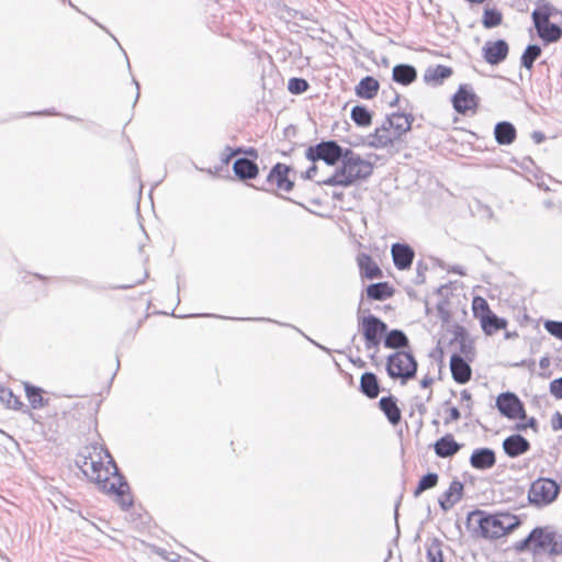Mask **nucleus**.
<instances>
[{"instance_id": "obj_1", "label": "nucleus", "mask_w": 562, "mask_h": 562, "mask_svg": "<svg viewBox=\"0 0 562 562\" xmlns=\"http://www.w3.org/2000/svg\"><path fill=\"white\" fill-rule=\"evenodd\" d=\"M372 170L373 167L370 161L362 159L358 154L348 149L341 165L336 168L334 173L317 181V183L321 186L347 188L358 180L367 179L372 173Z\"/></svg>"}, {"instance_id": "obj_2", "label": "nucleus", "mask_w": 562, "mask_h": 562, "mask_svg": "<svg viewBox=\"0 0 562 562\" xmlns=\"http://www.w3.org/2000/svg\"><path fill=\"white\" fill-rule=\"evenodd\" d=\"M474 519L477 522L480 535L485 539H498L520 525L519 518L509 513L488 515L483 510H475L469 515V520Z\"/></svg>"}, {"instance_id": "obj_3", "label": "nucleus", "mask_w": 562, "mask_h": 562, "mask_svg": "<svg viewBox=\"0 0 562 562\" xmlns=\"http://www.w3.org/2000/svg\"><path fill=\"white\" fill-rule=\"evenodd\" d=\"M417 361L408 351H396L387 357L386 372L391 379H401L402 384L415 378Z\"/></svg>"}, {"instance_id": "obj_4", "label": "nucleus", "mask_w": 562, "mask_h": 562, "mask_svg": "<svg viewBox=\"0 0 562 562\" xmlns=\"http://www.w3.org/2000/svg\"><path fill=\"white\" fill-rule=\"evenodd\" d=\"M532 553H548L557 557L562 554V533L557 532L552 527H536L532 529Z\"/></svg>"}, {"instance_id": "obj_5", "label": "nucleus", "mask_w": 562, "mask_h": 562, "mask_svg": "<svg viewBox=\"0 0 562 562\" xmlns=\"http://www.w3.org/2000/svg\"><path fill=\"white\" fill-rule=\"evenodd\" d=\"M413 120L412 115L405 113H392L381 127L375 128L374 136L378 140H395L411 130Z\"/></svg>"}, {"instance_id": "obj_6", "label": "nucleus", "mask_w": 562, "mask_h": 562, "mask_svg": "<svg viewBox=\"0 0 562 562\" xmlns=\"http://www.w3.org/2000/svg\"><path fill=\"white\" fill-rule=\"evenodd\" d=\"M560 493V485L552 479L540 477L532 482L528 491L530 504L542 507L553 503Z\"/></svg>"}, {"instance_id": "obj_7", "label": "nucleus", "mask_w": 562, "mask_h": 562, "mask_svg": "<svg viewBox=\"0 0 562 562\" xmlns=\"http://www.w3.org/2000/svg\"><path fill=\"white\" fill-rule=\"evenodd\" d=\"M348 149L341 148L338 143H316L306 150V158L312 162L319 160L328 166L341 165Z\"/></svg>"}, {"instance_id": "obj_8", "label": "nucleus", "mask_w": 562, "mask_h": 562, "mask_svg": "<svg viewBox=\"0 0 562 562\" xmlns=\"http://www.w3.org/2000/svg\"><path fill=\"white\" fill-rule=\"evenodd\" d=\"M92 450L93 453H95V457H93L92 453L89 456L83 454L77 463L87 477H89L91 481H100L101 472L110 474V468H105L103 465L102 453H104L105 457L110 459L111 456L106 449L98 445L92 446Z\"/></svg>"}, {"instance_id": "obj_9", "label": "nucleus", "mask_w": 562, "mask_h": 562, "mask_svg": "<svg viewBox=\"0 0 562 562\" xmlns=\"http://www.w3.org/2000/svg\"><path fill=\"white\" fill-rule=\"evenodd\" d=\"M359 328L364 337L367 349L378 348L387 331L386 323L372 314L359 317Z\"/></svg>"}, {"instance_id": "obj_10", "label": "nucleus", "mask_w": 562, "mask_h": 562, "mask_svg": "<svg viewBox=\"0 0 562 562\" xmlns=\"http://www.w3.org/2000/svg\"><path fill=\"white\" fill-rule=\"evenodd\" d=\"M110 474L101 472V480L94 481L103 491L114 493L121 497L123 506H130L132 501H126L125 492L128 490V484L123 480V476L117 473V467L112 459L109 460Z\"/></svg>"}, {"instance_id": "obj_11", "label": "nucleus", "mask_w": 562, "mask_h": 562, "mask_svg": "<svg viewBox=\"0 0 562 562\" xmlns=\"http://www.w3.org/2000/svg\"><path fill=\"white\" fill-rule=\"evenodd\" d=\"M292 168L285 164L278 162L269 171L263 184L260 187L262 190H268L266 186H276L277 189L290 192L294 188V180L290 177Z\"/></svg>"}, {"instance_id": "obj_12", "label": "nucleus", "mask_w": 562, "mask_h": 562, "mask_svg": "<svg viewBox=\"0 0 562 562\" xmlns=\"http://www.w3.org/2000/svg\"><path fill=\"white\" fill-rule=\"evenodd\" d=\"M496 407L503 416L509 419L526 417L524 404L515 393L499 394L496 398Z\"/></svg>"}, {"instance_id": "obj_13", "label": "nucleus", "mask_w": 562, "mask_h": 562, "mask_svg": "<svg viewBox=\"0 0 562 562\" xmlns=\"http://www.w3.org/2000/svg\"><path fill=\"white\" fill-rule=\"evenodd\" d=\"M508 44L504 40L488 41L483 46V57L490 65H498L508 55Z\"/></svg>"}, {"instance_id": "obj_14", "label": "nucleus", "mask_w": 562, "mask_h": 562, "mask_svg": "<svg viewBox=\"0 0 562 562\" xmlns=\"http://www.w3.org/2000/svg\"><path fill=\"white\" fill-rule=\"evenodd\" d=\"M477 97L468 86H460L452 98L453 108L459 113H465L477 106Z\"/></svg>"}, {"instance_id": "obj_15", "label": "nucleus", "mask_w": 562, "mask_h": 562, "mask_svg": "<svg viewBox=\"0 0 562 562\" xmlns=\"http://www.w3.org/2000/svg\"><path fill=\"white\" fill-rule=\"evenodd\" d=\"M233 171L241 181L252 180L259 175V166L249 157H238L233 164Z\"/></svg>"}, {"instance_id": "obj_16", "label": "nucleus", "mask_w": 562, "mask_h": 562, "mask_svg": "<svg viewBox=\"0 0 562 562\" xmlns=\"http://www.w3.org/2000/svg\"><path fill=\"white\" fill-rule=\"evenodd\" d=\"M391 254L394 266L398 270H407L411 268L415 257V251L409 245L400 243L393 244Z\"/></svg>"}, {"instance_id": "obj_17", "label": "nucleus", "mask_w": 562, "mask_h": 562, "mask_svg": "<svg viewBox=\"0 0 562 562\" xmlns=\"http://www.w3.org/2000/svg\"><path fill=\"white\" fill-rule=\"evenodd\" d=\"M496 463V454L491 448H477L470 457V464L476 470H488Z\"/></svg>"}, {"instance_id": "obj_18", "label": "nucleus", "mask_w": 562, "mask_h": 562, "mask_svg": "<svg viewBox=\"0 0 562 562\" xmlns=\"http://www.w3.org/2000/svg\"><path fill=\"white\" fill-rule=\"evenodd\" d=\"M450 370L453 380L459 384H464L471 379V367L469 363L458 353H453L450 359Z\"/></svg>"}, {"instance_id": "obj_19", "label": "nucleus", "mask_w": 562, "mask_h": 562, "mask_svg": "<svg viewBox=\"0 0 562 562\" xmlns=\"http://www.w3.org/2000/svg\"><path fill=\"white\" fill-rule=\"evenodd\" d=\"M463 496V484L454 480L449 488L439 497L438 503L442 510L451 509Z\"/></svg>"}, {"instance_id": "obj_20", "label": "nucleus", "mask_w": 562, "mask_h": 562, "mask_svg": "<svg viewBox=\"0 0 562 562\" xmlns=\"http://www.w3.org/2000/svg\"><path fill=\"white\" fill-rule=\"evenodd\" d=\"M503 449L510 458H517L530 449L529 441L521 435H512L503 441Z\"/></svg>"}, {"instance_id": "obj_21", "label": "nucleus", "mask_w": 562, "mask_h": 562, "mask_svg": "<svg viewBox=\"0 0 562 562\" xmlns=\"http://www.w3.org/2000/svg\"><path fill=\"white\" fill-rule=\"evenodd\" d=\"M357 265L361 278L370 280L382 278V270L380 269L378 263L372 259L371 256L364 252H360L357 256Z\"/></svg>"}, {"instance_id": "obj_22", "label": "nucleus", "mask_w": 562, "mask_h": 562, "mask_svg": "<svg viewBox=\"0 0 562 562\" xmlns=\"http://www.w3.org/2000/svg\"><path fill=\"white\" fill-rule=\"evenodd\" d=\"M379 407L391 425L395 426L401 422L402 413L397 405V400L393 395L381 397Z\"/></svg>"}, {"instance_id": "obj_23", "label": "nucleus", "mask_w": 562, "mask_h": 562, "mask_svg": "<svg viewBox=\"0 0 562 562\" xmlns=\"http://www.w3.org/2000/svg\"><path fill=\"white\" fill-rule=\"evenodd\" d=\"M434 449L439 458H450L461 449V445L454 440L452 435H446L435 442Z\"/></svg>"}, {"instance_id": "obj_24", "label": "nucleus", "mask_w": 562, "mask_h": 562, "mask_svg": "<svg viewBox=\"0 0 562 562\" xmlns=\"http://www.w3.org/2000/svg\"><path fill=\"white\" fill-rule=\"evenodd\" d=\"M379 89H380L379 81L371 76H367V77L362 78L360 80V82L356 86L355 91L359 98L370 100V99H373L378 94Z\"/></svg>"}, {"instance_id": "obj_25", "label": "nucleus", "mask_w": 562, "mask_h": 562, "mask_svg": "<svg viewBox=\"0 0 562 562\" xmlns=\"http://www.w3.org/2000/svg\"><path fill=\"white\" fill-rule=\"evenodd\" d=\"M383 345L389 349H405L409 347V340L406 334L401 329H392L385 333Z\"/></svg>"}, {"instance_id": "obj_26", "label": "nucleus", "mask_w": 562, "mask_h": 562, "mask_svg": "<svg viewBox=\"0 0 562 562\" xmlns=\"http://www.w3.org/2000/svg\"><path fill=\"white\" fill-rule=\"evenodd\" d=\"M392 78L395 82L407 86L416 80L417 71L415 67L407 64L396 65L393 68Z\"/></svg>"}, {"instance_id": "obj_27", "label": "nucleus", "mask_w": 562, "mask_h": 562, "mask_svg": "<svg viewBox=\"0 0 562 562\" xmlns=\"http://www.w3.org/2000/svg\"><path fill=\"white\" fill-rule=\"evenodd\" d=\"M360 391L369 398L378 397L380 384L376 375L372 372H364L360 378Z\"/></svg>"}, {"instance_id": "obj_28", "label": "nucleus", "mask_w": 562, "mask_h": 562, "mask_svg": "<svg viewBox=\"0 0 562 562\" xmlns=\"http://www.w3.org/2000/svg\"><path fill=\"white\" fill-rule=\"evenodd\" d=\"M480 322L483 331L490 336L501 329L506 328L507 326V321L505 318L498 317L493 312L488 313L487 315H482Z\"/></svg>"}, {"instance_id": "obj_29", "label": "nucleus", "mask_w": 562, "mask_h": 562, "mask_svg": "<svg viewBox=\"0 0 562 562\" xmlns=\"http://www.w3.org/2000/svg\"><path fill=\"white\" fill-rule=\"evenodd\" d=\"M452 75V69L448 66L437 65L435 67H429L426 69L424 74V80L428 83H434L436 86L441 85L445 79L449 78Z\"/></svg>"}, {"instance_id": "obj_30", "label": "nucleus", "mask_w": 562, "mask_h": 562, "mask_svg": "<svg viewBox=\"0 0 562 562\" xmlns=\"http://www.w3.org/2000/svg\"><path fill=\"white\" fill-rule=\"evenodd\" d=\"M394 294V289L387 282L372 283L367 288V296L370 300L383 301Z\"/></svg>"}, {"instance_id": "obj_31", "label": "nucleus", "mask_w": 562, "mask_h": 562, "mask_svg": "<svg viewBox=\"0 0 562 562\" xmlns=\"http://www.w3.org/2000/svg\"><path fill=\"white\" fill-rule=\"evenodd\" d=\"M494 137L495 140H515L516 128L510 122H499L495 125Z\"/></svg>"}, {"instance_id": "obj_32", "label": "nucleus", "mask_w": 562, "mask_h": 562, "mask_svg": "<svg viewBox=\"0 0 562 562\" xmlns=\"http://www.w3.org/2000/svg\"><path fill=\"white\" fill-rule=\"evenodd\" d=\"M539 37L546 43H555L562 37V29L554 23H548L537 31Z\"/></svg>"}, {"instance_id": "obj_33", "label": "nucleus", "mask_w": 562, "mask_h": 562, "mask_svg": "<svg viewBox=\"0 0 562 562\" xmlns=\"http://www.w3.org/2000/svg\"><path fill=\"white\" fill-rule=\"evenodd\" d=\"M541 52L542 50L540 46L536 44L528 45L520 58L521 66L529 70L532 69L533 63L541 55Z\"/></svg>"}, {"instance_id": "obj_34", "label": "nucleus", "mask_w": 562, "mask_h": 562, "mask_svg": "<svg viewBox=\"0 0 562 562\" xmlns=\"http://www.w3.org/2000/svg\"><path fill=\"white\" fill-rule=\"evenodd\" d=\"M351 119L359 126H368L371 124L372 115L366 106L356 105L351 110Z\"/></svg>"}, {"instance_id": "obj_35", "label": "nucleus", "mask_w": 562, "mask_h": 562, "mask_svg": "<svg viewBox=\"0 0 562 562\" xmlns=\"http://www.w3.org/2000/svg\"><path fill=\"white\" fill-rule=\"evenodd\" d=\"M503 21V14L497 9H485L483 13L482 24L485 29L498 26Z\"/></svg>"}, {"instance_id": "obj_36", "label": "nucleus", "mask_w": 562, "mask_h": 562, "mask_svg": "<svg viewBox=\"0 0 562 562\" xmlns=\"http://www.w3.org/2000/svg\"><path fill=\"white\" fill-rule=\"evenodd\" d=\"M550 8L548 5H543L542 8L536 9L531 13V18L535 24V27L537 31H540V29L548 23H550Z\"/></svg>"}, {"instance_id": "obj_37", "label": "nucleus", "mask_w": 562, "mask_h": 562, "mask_svg": "<svg viewBox=\"0 0 562 562\" xmlns=\"http://www.w3.org/2000/svg\"><path fill=\"white\" fill-rule=\"evenodd\" d=\"M438 474L432 472L422 476L416 490L414 491V496L418 497L423 492L435 487L438 484Z\"/></svg>"}, {"instance_id": "obj_38", "label": "nucleus", "mask_w": 562, "mask_h": 562, "mask_svg": "<svg viewBox=\"0 0 562 562\" xmlns=\"http://www.w3.org/2000/svg\"><path fill=\"white\" fill-rule=\"evenodd\" d=\"M25 394L27 400L31 403V406L34 409L41 408L44 406V398L42 396V390L40 387L33 386L29 383H25Z\"/></svg>"}, {"instance_id": "obj_39", "label": "nucleus", "mask_w": 562, "mask_h": 562, "mask_svg": "<svg viewBox=\"0 0 562 562\" xmlns=\"http://www.w3.org/2000/svg\"><path fill=\"white\" fill-rule=\"evenodd\" d=\"M310 88L308 82L303 78H291L288 82V89L293 94H301Z\"/></svg>"}, {"instance_id": "obj_40", "label": "nucleus", "mask_w": 562, "mask_h": 562, "mask_svg": "<svg viewBox=\"0 0 562 562\" xmlns=\"http://www.w3.org/2000/svg\"><path fill=\"white\" fill-rule=\"evenodd\" d=\"M427 559L429 562H445L441 550V543L436 540L427 549Z\"/></svg>"}, {"instance_id": "obj_41", "label": "nucleus", "mask_w": 562, "mask_h": 562, "mask_svg": "<svg viewBox=\"0 0 562 562\" xmlns=\"http://www.w3.org/2000/svg\"><path fill=\"white\" fill-rule=\"evenodd\" d=\"M492 311L490 310V306L487 302L483 297H474L473 300V313L474 316L481 319L482 315H487Z\"/></svg>"}, {"instance_id": "obj_42", "label": "nucleus", "mask_w": 562, "mask_h": 562, "mask_svg": "<svg viewBox=\"0 0 562 562\" xmlns=\"http://www.w3.org/2000/svg\"><path fill=\"white\" fill-rule=\"evenodd\" d=\"M543 327L550 335L562 340V322L546 321Z\"/></svg>"}, {"instance_id": "obj_43", "label": "nucleus", "mask_w": 562, "mask_h": 562, "mask_svg": "<svg viewBox=\"0 0 562 562\" xmlns=\"http://www.w3.org/2000/svg\"><path fill=\"white\" fill-rule=\"evenodd\" d=\"M532 546H533V538H532V530H531L530 533L525 539L515 543L514 549L517 552H526V551L532 552Z\"/></svg>"}, {"instance_id": "obj_44", "label": "nucleus", "mask_w": 562, "mask_h": 562, "mask_svg": "<svg viewBox=\"0 0 562 562\" xmlns=\"http://www.w3.org/2000/svg\"><path fill=\"white\" fill-rule=\"evenodd\" d=\"M3 396L1 397L7 402L8 407L13 409H20L22 407V402L18 396H15L11 391H3Z\"/></svg>"}, {"instance_id": "obj_45", "label": "nucleus", "mask_w": 562, "mask_h": 562, "mask_svg": "<svg viewBox=\"0 0 562 562\" xmlns=\"http://www.w3.org/2000/svg\"><path fill=\"white\" fill-rule=\"evenodd\" d=\"M550 393L555 398H562V378L554 379L550 383Z\"/></svg>"}, {"instance_id": "obj_46", "label": "nucleus", "mask_w": 562, "mask_h": 562, "mask_svg": "<svg viewBox=\"0 0 562 562\" xmlns=\"http://www.w3.org/2000/svg\"><path fill=\"white\" fill-rule=\"evenodd\" d=\"M237 153H238V155L243 154L244 155L243 157H249V158L254 159L255 161L258 158V151L252 147H249V148L238 147Z\"/></svg>"}, {"instance_id": "obj_47", "label": "nucleus", "mask_w": 562, "mask_h": 562, "mask_svg": "<svg viewBox=\"0 0 562 562\" xmlns=\"http://www.w3.org/2000/svg\"><path fill=\"white\" fill-rule=\"evenodd\" d=\"M235 156H238L237 148L232 149L231 147H226L225 151L221 156V160L224 165H228L231 159Z\"/></svg>"}, {"instance_id": "obj_48", "label": "nucleus", "mask_w": 562, "mask_h": 562, "mask_svg": "<svg viewBox=\"0 0 562 562\" xmlns=\"http://www.w3.org/2000/svg\"><path fill=\"white\" fill-rule=\"evenodd\" d=\"M551 427L553 430L562 429V414L560 412H555L551 417Z\"/></svg>"}, {"instance_id": "obj_49", "label": "nucleus", "mask_w": 562, "mask_h": 562, "mask_svg": "<svg viewBox=\"0 0 562 562\" xmlns=\"http://www.w3.org/2000/svg\"><path fill=\"white\" fill-rule=\"evenodd\" d=\"M461 417L460 411L457 407H451L449 409V417L445 419V424L448 425L451 422H457Z\"/></svg>"}, {"instance_id": "obj_50", "label": "nucleus", "mask_w": 562, "mask_h": 562, "mask_svg": "<svg viewBox=\"0 0 562 562\" xmlns=\"http://www.w3.org/2000/svg\"><path fill=\"white\" fill-rule=\"evenodd\" d=\"M317 166L316 162H313V165L302 175V177L306 180H312L316 173H317Z\"/></svg>"}, {"instance_id": "obj_51", "label": "nucleus", "mask_w": 562, "mask_h": 562, "mask_svg": "<svg viewBox=\"0 0 562 562\" xmlns=\"http://www.w3.org/2000/svg\"><path fill=\"white\" fill-rule=\"evenodd\" d=\"M434 383V379L429 375H426L420 381V386L426 389L429 387Z\"/></svg>"}, {"instance_id": "obj_52", "label": "nucleus", "mask_w": 562, "mask_h": 562, "mask_svg": "<svg viewBox=\"0 0 562 562\" xmlns=\"http://www.w3.org/2000/svg\"><path fill=\"white\" fill-rule=\"evenodd\" d=\"M530 137L532 138V140H544L546 138L544 134L540 131L532 132Z\"/></svg>"}, {"instance_id": "obj_53", "label": "nucleus", "mask_w": 562, "mask_h": 562, "mask_svg": "<svg viewBox=\"0 0 562 562\" xmlns=\"http://www.w3.org/2000/svg\"><path fill=\"white\" fill-rule=\"evenodd\" d=\"M449 271L453 272L456 274H459V276H464L465 274V271H464V269L461 266H453V267H451V269Z\"/></svg>"}, {"instance_id": "obj_54", "label": "nucleus", "mask_w": 562, "mask_h": 562, "mask_svg": "<svg viewBox=\"0 0 562 562\" xmlns=\"http://www.w3.org/2000/svg\"><path fill=\"white\" fill-rule=\"evenodd\" d=\"M350 361H351L355 366H357V367H359V368H363V367L366 366V362H364L361 358H357V359H352V358H350Z\"/></svg>"}, {"instance_id": "obj_55", "label": "nucleus", "mask_w": 562, "mask_h": 562, "mask_svg": "<svg viewBox=\"0 0 562 562\" xmlns=\"http://www.w3.org/2000/svg\"><path fill=\"white\" fill-rule=\"evenodd\" d=\"M549 364H550V361H549V359L547 357L541 358L540 361H539V366H540L541 369L548 368Z\"/></svg>"}, {"instance_id": "obj_56", "label": "nucleus", "mask_w": 562, "mask_h": 562, "mask_svg": "<svg viewBox=\"0 0 562 562\" xmlns=\"http://www.w3.org/2000/svg\"><path fill=\"white\" fill-rule=\"evenodd\" d=\"M471 398H472V396H471V393L469 391L463 390L461 392V400L462 401H468L469 402V401H471Z\"/></svg>"}, {"instance_id": "obj_57", "label": "nucleus", "mask_w": 562, "mask_h": 562, "mask_svg": "<svg viewBox=\"0 0 562 562\" xmlns=\"http://www.w3.org/2000/svg\"><path fill=\"white\" fill-rule=\"evenodd\" d=\"M400 101V94L394 92V98L389 102L390 106H396Z\"/></svg>"}, {"instance_id": "obj_58", "label": "nucleus", "mask_w": 562, "mask_h": 562, "mask_svg": "<svg viewBox=\"0 0 562 562\" xmlns=\"http://www.w3.org/2000/svg\"><path fill=\"white\" fill-rule=\"evenodd\" d=\"M371 146L375 147V148H380V147H386L389 144L393 145V143H386V142H383V143H369Z\"/></svg>"}, {"instance_id": "obj_59", "label": "nucleus", "mask_w": 562, "mask_h": 562, "mask_svg": "<svg viewBox=\"0 0 562 562\" xmlns=\"http://www.w3.org/2000/svg\"><path fill=\"white\" fill-rule=\"evenodd\" d=\"M527 427H530V428L536 429V427H537V420H536V418H535V417H531V418H529V419H528Z\"/></svg>"}, {"instance_id": "obj_60", "label": "nucleus", "mask_w": 562, "mask_h": 562, "mask_svg": "<svg viewBox=\"0 0 562 562\" xmlns=\"http://www.w3.org/2000/svg\"><path fill=\"white\" fill-rule=\"evenodd\" d=\"M526 428H527V424H525V425H518V426H517V429H519V430H525Z\"/></svg>"}, {"instance_id": "obj_61", "label": "nucleus", "mask_w": 562, "mask_h": 562, "mask_svg": "<svg viewBox=\"0 0 562 562\" xmlns=\"http://www.w3.org/2000/svg\"><path fill=\"white\" fill-rule=\"evenodd\" d=\"M460 145H461V147H464V143H460ZM464 149L465 148H462V151H465ZM458 154L461 155V156H464V153H458Z\"/></svg>"}, {"instance_id": "obj_62", "label": "nucleus", "mask_w": 562, "mask_h": 562, "mask_svg": "<svg viewBox=\"0 0 562 562\" xmlns=\"http://www.w3.org/2000/svg\"><path fill=\"white\" fill-rule=\"evenodd\" d=\"M135 83H136V87H137V93H136V99H137L139 97V91H138L139 87H138V83L136 81H135Z\"/></svg>"}, {"instance_id": "obj_63", "label": "nucleus", "mask_w": 562, "mask_h": 562, "mask_svg": "<svg viewBox=\"0 0 562 562\" xmlns=\"http://www.w3.org/2000/svg\"><path fill=\"white\" fill-rule=\"evenodd\" d=\"M258 321H267V322H271V319L269 318H265V317H261V318H257Z\"/></svg>"}]
</instances>
